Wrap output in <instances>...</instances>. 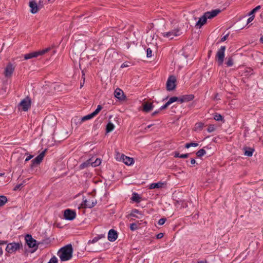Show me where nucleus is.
<instances>
[{"label": "nucleus", "mask_w": 263, "mask_h": 263, "mask_svg": "<svg viewBox=\"0 0 263 263\" xmlns=\"http://www.w3.org/2000/svg\"><path fill=\"white\" fill-rule=\"evenodd\" d=\"M72 245L69 244L61 248L58 252V255L62 261H65L72 258Z\"/></svg>", "instance_id": "obj_1"}, {"label": "nucleus", "mask_w": 263, "mask_h": 263, "mask_svg": "<svg viewBox=\"0 0 263 263\" xmlns=\"http://www.w3.org/2000/svg\"><path fill=\"white\" fill-rule=\"evenodd\" d=\"M103 238H105V235L103 234H101L94 237L91 240H89L87 242V249L89 251L91 252L97 251V250L100 249V247L98 245L93 246V245L96 243L99 240Z\"/></svg>", "instance_id": "obj_2"}, {"label": "nucleus", "mask_w": 263, "mask_h": 263, "mask_svg": "<svg viewBox=\"0 0 263 263\" xmlns=\"http://www.w3.org/2000/svg\"><path fill=\"white\" fill-rule=\"evenodd\" d=\"M93 195L91 194L83 197L82 205L84 208H91L97 203V200L94 198Z\"/></svg>", "instance_id": "obj_3"}, {"label": "nucleus", "mask_w": 263, "mask_h": 263, "mask_svg": "<svg viewBox=\"0 0 263 263\" xmlns=\"http://www.w3.org/2000/svg\"><path fill=\"white\" fill-rule=\"evenodd\" d=\"M116 159L123 162L127 165H131L134 163V160L133 158L127 157L123 154H120V153L116 154Z\"/></svg>", "instance_id": "obj_4"}, {"label": "nucleus", "mask_w": 263, "mask_h": 263, "mask_svg": "<svg viewBox=\"0 0 263 263\" xmlns=\"http://www.w3.org/2000/svg\"><path fill=\"white\" fill-rule=\"evenodd\" d=\"M225 46H221L220 49L217 51L216 54L215 60L217 62L218 65H222L223 62L224 56H225Z\"/></svg>", "instance_id": "obj_5"}, {"label": "nucleus", "mask_w": 263, "mask_h": 263, "mask_svg": "<svg viewBox=\"0 0 263 263\" xmlns=\"http://www.w3.org/2000/svg\"><path fill=\"white\" fill-rule=\"evenodd\" d=\"M31 99L29 97H26L22 100L18 104V109L27 111L31 106Z\"/></svg>", "instance_id": "obj_6"}, {"label": "nucleus", "mask_w": 263, "mask_h": 263, "mask_svg": "<svg viewBox=\"0 0 263 263\" xmlns=\"http://www.w3.org/2000/svg\"><path fill=\"white\" fill-rule=\"evenodd\" d=\"M127 100L126 95L121 89L116 88V105L119 102L120 104H123Z\"/></svg>", "instance_id": "obj_7"}, {"label": "nucleus", "mask_w": 263, "mask_h": 263, "mask_svg": "<svg viewBox=\"0 0 263 263\" xmlns=\"http://www.w3.org/2000/svg\"><path fill=\"white\" fill-rule=\"evenodd\" d=\"M15 66L11 63L7 64L4 68V74L7 78H10L14 71Z\"/></svg>", "instance_id": "obj_8"}, {"label": "nucleus", "mask_w": 263, "mask_h": 263, "mask_svg": "<svg viewBox=\"0 0 263 263\" xmlns=\"http://www.w3.org/2000/svg\"><path fill=\"white\" fill-rule=\"evenodd\" d=\"M181 34L178 29H176L171 31L162 32L161 34L163 37L167 38L170 40L173 39L175 36L180 35Z\"/></svg>", "instance_id": "obj_9"}, {"label": "nucleus", "mask_w": 263, "mask_h": 263, "mask_svg": "<svg viewBox=\"0 0 263 263\" xmlns=\"http://www.w3.org/2000/svg\"><path fill=\"white\" fill-rule=\"evenodd\" d=\"M21 243L19 242H12L8 243L6 250L9 253H13L19 250L21 248Z\"/></svg>", "instance_id": "obj_10"}, {"label": "nucleus", "mask_w": 263, "mask_h": 263, "mask_svg": "<svg viewBox=\"0 0 263 263\" xmlns=\"http://www.w3.org/2000/svg\"><path fill=\"white\" fill-rule=\"evenodd\" d=\"M25 240L29 248H33L35 250L37 249L36 241L32 237L31 235L27 234L25 237Z\"/></svg>", "instance_id": "obj_11"}, {"label": "nucleus", "mask_w": 263, "mask_h": 263, "mask_svg": "<svg viewBox=\"0 0 263 263\" xmlns=\"http://www.w3.org/2000/svg\"><path fill=\"white\" fill-rule=\"evenodd\" d=\"M176 79L175 77L173 76H170L166 82V89L168 91H171L174 90L176 87Z\"/></svg>", "instance_id": "obj_12"}, {"label": "nucleus", "mask_w": 263, "mask_h": 263, "mask_svg": "<svg viewBox=\"0 0 263 263\" xmlns=\"http://www.w3.org/2000/svg\"><path fill=\"white\" fill-rule=\"evenodd\" d=\"M76 213L69 209L65 210L64 212V216L65 219L69 220H72L76 217Z\"/></svg>", "instance_id": "obj_13"}, {"label": "nucleus", "mask_w": 263, "mask_h": 263, "mask_svg": "<svg viewBox=\"0 0 263 263\" xmlns=\"http://www.w3.org/2000/svg\"><path fill=\"white\" fill-rule=\"evenodd\" d=\"M29 6L30 8V11L32 14L36 13L39 10L37 4L35 0H30Z\"/></svg>", "instance_id": "obj_14"}, {"label": "nucleus", "mask_w": 263, "mask_h": 263, "mask_svg": "<svg viewBox=\"0 0 263 263\" xmlns=\"http://www.w3.org/2000/svg\"><path fill=\"white\" fill-rule=\"evenodd\" d=\"M45 151L42 152L39 155H38L35 159L32 160L31 167H32L34 165L40 164L43 160L45 156Z\"/></svg>", "instance_id": "obj_15"}, {"label": "nucleus", "mask_w": 263, "mask_h": 263, "mask_svg": "<svg viewBox=\"0 0 263 263\" xmlns=\"http://www.w3.org/2000/svg\"><path fill=\"white\" fill-rule=\"evenodd\" d=\"M83 121L82 119L78 117H74L71 119V125L72 128H77V127L80 125Z\"/></svg>", "instance_id": "obj_16"}, {"label": "nucleus", "mask_w": 263, "mask_h": 263, "mask_svg": "<svg viewBox=\"0 0 263 263\" xmlns=\"http://www.w3.org/2000/svg\"><path fill=\"white\" fill-rule=\"evenodd\" d=\"M220 12V11L219 9H215L211 11L206 12L204 14H205L207 19H211L215 17Z\"/></svg>", "instance_id": "obj_17"}, {"label": "nucleus", "mask_w": 263, "mask_h": 263, "mask_svg": "<svg viewBox=\"0 0 263 263\" xmlns=\"http://www.w3.org/2000/svg\"><path fill=\"white\" fill-rule=\"evenodd\" d=\"M206 21L207 18L204 14L201 17L199 18L198 21L196 23V26L200 28L206 23Z\"/></svg>", "instance_id": "obj_18"}, {"label": "nucleus", "mask_w": 263, "mask_h": 263, "mask_svg": "<svg viewBox=\"0 0 263 263\" xmlns=\"http://www.w3.org/2000/svg\"><path fill=\"white\" fill-rule=\"evenodd\" d=\"M154 105L152 103L145 102L143 104V111L148 112L153 109Z\"/></svg>", "instance_id": "obj_19"}, {"label": "nucleus", "mask_w": 263, "mask_h": 263, "mask_svg": "<svg viewBox=\"0 0 263 263\" xmlns=\"http://www.w3.org/2000/svg\"><path fill=\"white\" fill-rule=\"evenodd\" d=\"M165 185V183L162 182H159L157 183H153L149 185V189H160L163 187Z\"/></svg>", "instance_id": "obj_20"}, {"label": "nucleus", "mask_w": 263, "mask_h": 263, "mask_svg": "<svg viewBox=\"0 0 263 263\" xmlns=\"http://www.w3.org/2000/svg\"><path fill=\"white\" fill-rule=\"evenodd\" d=\"M108 240L110 241H115V230L111 229L108 233Z\"/></svg>", "instance_id": "obj_21"}, {"label": "nucleus", "mask_w": 263, "mask_h": 263, "mask_svg": "<svg viewBox=\"0 0 263 263\" xmlns=\"http://www.w3.org/2000/svg\"><path fill=\"white\" fill-rule=\"evenodd\" d=\"M175 206L178 208H184L187 206L186 202L183 200L176 201L175 202Z\"/></svg>", "instance_id": "obj_22"}, {"label": "nucleus", "mask_w": 263, "mask_h": 263, "mask_svg": "<svg viewBox=\"0 0 263 263\" xmlns=\"http://www.w3.org/2000/svg\"><path fill=\"white\" fill-rule=\"evenodd\" d=\"M130 216L137 218H141L142 217V215L140 213L138 210H134L131 213Z\"/></svg>", "instance_id": "obj_23"}, {"label": "nucleus", "mask_w": 263, "mask_h": 263, "mask_svg": "<svg viewBox=\"0 0 263 263\" xmlns=\"http://www.w3.org/2000/svg\"><path fill=\"white\" fill-rule=\"evenodd\" d=\"M243 149L245 151L244 154L246 156L249 157H251L252 156L253 153L254 152V149L249 147H245Z\"/></svg>", "instance_id": "obj_24"}, {"label": "nucleus", "mask_w": 263, "mask_h": 263, "mask_svg": "<svg viewBox=\"0 0 263 263\" xmlns=\"http://www.w3.org/2000/svg\"><path fill=\"white\" fill-rule=\"evenodd\" d=\"M37 57V54L36 52H33L31 53H29L24 55L25 60H28L33 58H36Z\"/></svg>", "instance_id": "obj_25"}, {"label": "nucleus", "mask_w": 263, "mask_h": 263, "mask_svg": "<svg viewBox=\"0 0 263 263\" xmlns=\"http://www.w3.org/2000/svg\"><path fill=\"white\" fill-rule=\"evenodd\" d=\"M50 50H51V48L50 47H49V48H47L46 49H43L42 50H40L38 51H36V53L37 54V57H38L39 55H42L45 54L46 53L49 51Z\"/></svg>", "instance_id": "obj_26"}, {"label": "nucleus", "mask_w": 263, "mask_h": 263, "mask_svg": "<svg viewBox=\"0 0 263 263\" xmlns=\"http://www.w3.org/2000/svg\"><path fill=\"white\" fill-rule=\"evenodd\" d=\"M92 161V159H90L87 160L86 162L83 163L80 165V167L81 168H84L86 167L91 165V161Z\"/></svg>", "instance_id": "obj_27"}, {"label": "nucleus", "mask_w": 263, "mask_h": 263, "mask_svg": "<svg viewBox=\"0 0 263 263\" xmlns=\"http://www.w3.org/2000/svg\"><path fill=\"white\" fill-rule=\"evenodd\" d=\"M101 160L100 159H96L95 161H93V159H92V161H91V166L93 167H96L97 166L101 164Z\"/></svg>", "instance_id": "obj_28"}, {"label": "nucleus", "mask_w": 263, "mask_h": 263, "mask_svg": "<svg viewBox=\"0 0 263 263\" xmlns=\"http://www.w3.org/2000/svg\"><path fill=\"white\" fill-rule=\"evenodd\" d=\"M7 202V198L4 196H0V207L3 206Z\"/></svg>", "instance_id": "obj_29"}, {"label": "nucleus", "mask_w": 263, "mask_h": 263, "mask_svg": "<svg viewBox=\"0 0 263 263\" xmlns=\"http://www.w3.org/2000/svg\"><path fill=\"white\" fill-rule=\"evenodd\" d=\"M184 97V100H185V102H189L190 101H191L193 100L194 98V96L193 95H187L183 96Z\"/></svg>", "instance_id": "obj_30"}, {"label": "nucleus", "mask_w": 263, "mask_h": 263, "mask_svg": "<svg viewBox=\"0 0 263 263\" xmlns=\"http://www.w3.org/2000/svg\"><path fill=\"white\" fill-rule=\"evenodd\" d=\"M114 125L112 123H109L106 125V133H109L112 131L114 129Z\"/></svg>", "instance_id": "obj_31"}, {"label": "nucleus", "mask_w": 263, "mask_h": 263, "mask_svg": "<svg viewBox=\"0 0 263 263\" xmlns=\"http://www.w3.org/2000/svg\"><path fill=\"white\" fill-rule=\"evenodd\" d=\"M95 116H93V115L92 113H91L90 114H89L83 117L82 118H81V119H82V121L83 122L86 120H90V119L93 118Z\"/></svg>", "instance_id": "obj_32"}, {"label": "nucleus", "mask_w": 263, "mask_h": 263, "mask_svg": "<svg viewBox=\"0 0 263 263\" xmlns=\"http://www.w3.org/2000/svg\"><path fill=\"white\" fill-rule=\"evenodd\" d=\"M228 67L232 66L233 65V60L232 57H229L225 63Z\"/></svg>", "instance_id": "obj_33"}, {"label": "nucleus", "mask_w": 263, "mask_h": 263, "mask_svg": "<svg viewBox=\"0 0 263 263\" xmlns=\"http://www.w3.org/2000/svg\"><path fill=\"white\" fill-rule=\"evenodd\" d=\"M205 153L206 152L204 149H200L197 152L196 155L198 157H201L205 155Z\"/></svg>", "instance_id": "obj_34"}, {"label": "nucleus", "mask_w": 263, "mask_h": 263, "mask_svg": "<svg viewBox=\"0 0 263 263\" xmlns=\"http://www.w3.org/2000/svg\"><path fill=\"white\" fill-rule=\"evenodd\" d=\"M139 223H133L130 225V229L132 231H134L137 230L139 228Z\"/></svg>", "instance_id": "obj_35"}, {"label": "nucleus", "mask_w": 263, "mask_h": 263, "mask_svg": "<svg viewBox=\"0 0 263 263\" xmlns=\"http://www.w3.org/2000/svg\"><path fill=\"white\" fill-rule=\"evenodd\" d=\"M102 108V107L101 105H98L97 109L93 112H92V114L95 117L97 115L99 114V112L100 111Z\"/></svg>", "instance_id": "obj_36"}, {"label": "nucleus", "mask_w": 263, "mask_h": 263, "mask_svg": "<svg viewBox=\"0 0 263 263\" xmlns=\"http://www.w3.org/2000/svg\"><path fill=\"white\" fill-rule=\"evenodd\" d=\"M140 197L138 194L134 193L132 197V200L134 201L139 202L140 201Z\"/></svg>", "instance_id": "obj_37"}, {"label": "nucleus", "mask_w": 263, "mask_h": 263, "mask_svg": "<svg viewBox=\"0 0 263 263\" xmlns=\"http://www.w3.org/2000/svg\"><path fill=\"white\" fill-rule=\"evenodd\" d=\"M198 145V144L196 143H186L185 144V147L186 148H189L191 146L196 147Z\"/></svg>", "instance_id": "obj_38"}, {"label": "nucleus", "mask_w": 263, "mask_h": 263, "mask_svg": "<svg viewBox=\"0 0 263 263\" xmlns=\"http://www.w3.org/2000/svg\"><path fill=\"white\" fill-rule=\"evenodd\" d=\"M214 119L216 121H222L223 119V117L220 114H216L214 115Z\"/></svg>", "instance_id": "obj_39"}, {"label": "nucleus", "mask_w": 263, "mask_h": 263, "mask_svg": "<svg viewBox=\"0 0 263 263\" xmlns=\"http://www.w3.org/2000/svg\"><path fill=\"white\" fill-rule=\"evenodd\" d=\"M203 127V124L202 123L199 122L196 124L195 128L196 129L201 130L202 129Z\"/></svg>", "instance_id": "obj_40"}, {"label": "nucleus", "mask_w": 263, "mask_h": 263, "mask_svg": "<svg viewBox=\"0 0 263 263\" xmlns=\"http://www.w3.org/2000/svg\"><path fill=\"white\" fill-rule=\"evenodd\" d=\"M178 98L177 97H173L171 98L169 100L167 101L170 105L173 103L174 102L178 101Z\"/></svg>", "instance_id": "obj_41"}, {"label": "nucleus", "mask_w": 263, "mask_h": 263, "mask_svg": "<svg viewBox=\"0 0 263 263\" xmlns=\"http://www.w3.org/2000/svg\"><path fill=\"white\" fill-rule=\"evenodd\" d=\"M215 129V126L214 125H210L207 129V130L209 133H212L214 132Z\"/></svg>", "instance_id": "obj_42"}, {"label": "nucleus", "mask_w": 263, "mask_h": 263, "mask_svg": "<svg viewBox=\"0 0 263 263\" xmlns=\"http://www.w3.org/2000/svg\"><path fill=\"white\" fill-rule=\"evenodd\" d=\"M48 263H58V259L55 256L52 257Z\"/></svg>", "instance_id": "obj_43"}, {"label": "nucleus", "mask_w": 263, "mask_h": 263, "mask_svg": "<svg viewBox=\"0 0 263 263\" xmlns=\"http://www.w3.org/2000/svg\"><path fill=\"white\" fill-rule=\"evenodd\" d=\"M166 221V218H162L159 219L158 221V224L160 226L163 225Z\"/></svg>", "instance_id": "obj_44"}, {"label": "nucleus", "mask_w": 263, "mask_h": 263, "mask_svg": "<svg viewBox=\"0 0 263 263\" xmlns=\"http://www.w3.org/2000/svg\"><path fill=\"white\" fill-rule=\"evenodd\" d=\"M147 57L151 58L152 56V50L150 48L147 49Z\"/></svg>", "instance_id": "obj_45"}, {"label": "nucleus", "mask_w": 263, "mask_h": 263, "mask_svg": "<svg viewBox=\"0 0 263 263\" xmlns=\"http://www.w3.org/2000/svg\"><path fill=\"white\" fill-rule=\"evenodd\" d=\"M170 105V104L167 102L164 105L162 106L160 109L163 110L166 109L168 106Z\"/></svg>", "instance_id": "obj_46"}, {"label": "nucleus", "mask_w": 263, "mask_h": 263, "mask_svg": "<svg viewBox=\"0 0 263 263\" xmlns=\"http://www.w3.org/2000/svg\"><path fill=\"white\" fill-rule=\"evenodd\" d=\"M163 236H164L163 233H160L157 235L156 237L157 239H160V238H162L163 237Z\"/></svg>", "instance_id": "obj_47"}, {"label": "nucleus", "mask_w": 263, "mask_h": 263, "mask_svg": "<svg viewBox=\"0 0 263 263\" xmlns=\"http://www.w3.org/2000/svg\"><path fill=\"white\" fill-rule=\"evenodd\" d=\"M228 36H229V34H227L226 35H225L224 36H223L221 39V42H224L225 41L228 37Z\"/></svg>", "instance_id": "obj_48"}, {"label": "nucleus", "mask_w": 263, "mask_h": 263, "mask_svg": "<svg viewBox=\"0 0 263 263\" xmlns=\"http://www.w3.org/2000/svg\"><path fill=\"white\" fill-rule=\"evenodd\" d=\"M189 154H182V155H180V156H179V158H187L189 157Z\"/></svg>", "instance_id": "obj_49"}, {"label": "nucleus", "mask_w": 263, "mask_h": 263, "mask_svg": "<svg viewBox=\"0 0 263 263\" xmlns=\"http://www.w3.org/2000/svg\"><path fill=\"white\" fill-rule=\"evenodd\" d=\"M82 73H83V74H82V78L83 79V83H81V88L83 87L84 84V82H85V74L83 72V71H82Z\"/></svg>", "instance_id": "obj_50"}, {"label": "nucleus", "mask_w": 263, "mask_h": 263, "mask_svg": "<svg viewBox=\"0 0 263 263\" xmlns=\"http://www.w3.org/2000/svg\"><path fill=\"white\" fill-rule=\"evenodd\" d=\"M33 157V155H29L25 159V161L27 162L29 160H30L31 159H32Z\"/></svg>", "instance_id": "obj_51"}, {"label": "nucleus", "mask_w": 263, "mask_h": 263, "mask_svg": "<svg viewBox=\"0 0 263 263\" xmlns=\"http://www.w3.org/2000/svg\"><path fill=\"white\" fill-rule=\"evenodd\" d=\"M178 101H179L181 103L185 102V100H184L183 96H182L180 98H178Z\"/></svg>", "instance_id": "obj_52"}, {"label": "nucleus", "mask_w": 263, "mask_h": 263, "mask_svg": "<svg viewBox=\"0 0 263 263\" xmlns=\"http://www.w3.org/2000/svg\"><path fill=\"white\" fill-rule=\"evenodd\" d=\"M253 19H254V16H253L250 17L248 19V21H247L248 23H249L251 22L253 20Z\"/></svg>", "instance_id": "obj_53"}, {"label": "nucleus", "mask_w": 263, "mask_h": 263, "mask_svg": "<svg viewBox=\"0 0 263 263\" xmlns=\"http://www.w3.org/2000/svg\"><path fill=\"white\" fill-rule=\"evenodd\" d=\"M22 185V184H18L16 186H15V187H14V190L15 191L18 190L20 187H21Z\"/></svg>", "instance_id": "obj_54"}, {"label": "nucleus", "mask_w": 263, "mask_h": 263, "mask_svg": "<svg viewBox=\"0 0 263 263\" xmlns=\"http://www.w3.org/2000/svg\"><path fill=\"white\" fill-rule=\"evenodd\" d=\"M179 156H180V155L179 154V153L178 152H175L174 157H179Z\"/></svg>", "instance_id": "obj_55"}, {"label": "nucleus", "mask_w": 263, "mask_h": 263, "mask_svg": "<svg viewBox=\"0 0 263 263\" xmlns=\"http://www.w3.org/2000/svg\"><path fill=\"white\" fill-rule=\"evenodd\" d=\"M260 8V6H258L256 7L255 8H254V11H257Z\"/></svg>", "instance_id": "obj_56"}, {"label": "nucleus", "mask_w": 263, "mask_h": 263, "mask_svg": "<svg viewBox=\"0 0 263 263\" xmlns=\"http://www.w3.org/2000/svg\"><path fill=\"white\" fill-rule=\"evenodd\" d=\"M128 65L127 64H126L125 63H123V64H122V65L121 66V68H124V67H128Z\"/></svg>", "instance_id": "obj_57"}, {"label": "nucleus", "mask_w": 263, "mask_h": 263, "mask_svg": "<svg viewBox=\"0 0 263 263\" xmlns=\"http://www.w3.org/2000/svg\"><path fill=\"white\" fill-rule=\"evenodd\" d=\"M191 163L192 164H194L196 163V160L194 159H192L191 160Z\"/></svg>", "instance_id": "obj_58"}, {"label": "nucleus", "mask_w": 263, "mask_h": 263, "mask_svg": "<svg viewBox=\"0 0 263 263\" xmlns=\"http://www.w3.org/2000/svg\"><path fill=\"white\" fill-rule=\"evenodd\" d=\"M159 112V111H156L152 114V116H154Z\"/></svg>", "instance_id": "obj_59"}, {"label": "nucleus", "mask_w": 263, "mask_h": 263, "mask_svg": "<svg viewBox=\"0 0 263 263\" xmlns=\"http://www.w3.org/2000/svg\"><path fill=\"white\" fill-rule=\"evenodd\" d=\"M256 11H254V9L250 12L249 15H252L254 13H255Z\"/></svg>", "instance_id": "obj_60"}, {"label": "nucleus", "mask_w": 263, "mask_h": 263, "mask_svg": "<svg viewBox=\"0 0 263 263\" xmlns=\"http://www.w3.org/2000/svg\"><path fill=\"white\" fill-rule=\"evenodd\" d=\"M197 263H206V261L202 260V261H198Z\"/></svg>", "instance_id": "obj_61"}, {"label": "nucleus", "mask_w": 263, "mask_h": 263, "mask_svg": "<svg viewBox=\"0 0 263 263\" xmlns=\"http://www.w3.org/2000/svg\"><path fill=\"white\" fill-rule=\"evenodd\" d=\"M260 42L263 43V35L260 39Z\"/></svg>", "instance_id": "obj_62"}, {"label": "nucleus", "mask_w": 263, "mask_h": 263, "mask_svg": "<svg viewBox=\"0 0 263 263\" xmlns=\"http://www.w3.org/2000/svg\"><path fill=\"white\" fill-rule=\"evenodd\" d=\"M151 126H152V125H148V126H147L145 128V129H148V128H150Z\"/></svg>", "instance_id": "obj_63"}, {"label": "nucleus", "mask_w": 263, "mask_h": 263, "mask_svg": "<svg viewBox=\"0 0 263 263\" xmlns=\"http://www.w3.org/2000/svg\"><path fill=\"white\" fill-rule=\"evenodd\" d=\"M5 242L2 241H0V245H3V244H5Z\"/></svg>", "instance_id": "obj_64"}]
</instances>
